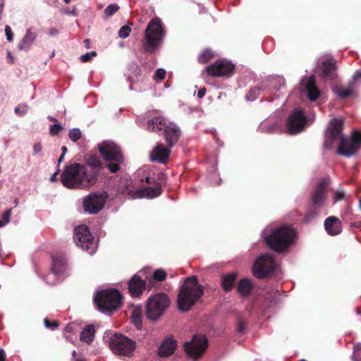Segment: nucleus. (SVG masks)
<instances>
[{
  "label": "nucleus",
  "instance_id": "nucleus-1",
  "mask_svg": "<svg viewBox=\"0 0 361 361\" xmlns=\"http://www.w3.org/2000/svg\"><path fill=\"white\" fill-rule=\"evenodd\" d=\"M343 123L341 120L333 118L326 131V138L324 147L330 149L333 146L340 142L338 154L345 157H350L355 154L361 145V135L353 132L351 137H343L342 135Z\"/></svg>",
  "mask_w": 361,
  "mask_h": 361
},
{
  "label": "nucleus",
  "instance_id": "nucleus-2",
  "mask_svg": "<svg viewBox=\"0 0 361 361\" xmlns=\"http://www.w3.org/2000/svg\"><path fill=\"white\" fill-rule=\"evenodd\" d=\"M297 231L289 226L278 228H266L262 233V238L267 245L277 252H286L297 239Z\"/></svg>",
  "mask_w": 361,
  "mask_h": 361
},
{
  "label": "nucleus",
  "instance_id": "nucleus-3",
  "mask_svg": "<svg viewBox=\"0 0 361 361\" xmlns=\"http://www.w3.org/2000/svg\"><path fill=\"white\" fill-rule=\"evenodd\" d=\"M93 177V174H87L85 166L74 163L66 166L61 175V181L67 188L83 189L94 185Z\"/></svg>",
  "mask_w": 361,
  "mask_h": 361
},
{
  "label": "nucleus",
  "instance_id": "nucleus-4",
  "mask_svg": "<svg viewBox=\"0 0 361 361\" xmlns=\"http://www.w3.org/2000/svg\"><path fill=\"white\" fill-rule=\"evenodd\" d=\"M203 294L204 287L198 283L195 276L185 278L178 295V309L182 312L190 310Z\"/></svg>",
  "mask_w": 361,
  "mask_h": 361
},
{
  "label": "nucleus",
  "instance_id": "nucleus-5",
  "mask_svg": "<svg viewBox=\"0 0 361 361\" xmlns=\"http://www.w3.org/2000/svg\"><path fill=\"white\" fill-rule=\"evenodd\" d=\"M166 30L161 20L158 17L153 18L148 23L142 45L147 53H154L159 50L164 42Z\"/></svg>",
  "mask_w": 361,
  "mask_h": 361
},
{
  "label": "nucleus",
  "instance_id": "nucleus-6",
  "mask_svg": "<svg viewBox=\"0 0 361 361\" xmlns=\"http://www.w3.org/2000/svg\"><path fill=\"white\" fill-rule=\"evenodd\" d=\"M147 129L159 133L164 130L165 140L169 147H172L178 140L180 135L179 127L174 123H166L162 116L155 117L147 122Z\"/></svg>",
  "mask_w": 361,
  "mask_h": 361
},
{
  "label": "nucleus",
  "instance_id": "nucleus-7",
  "mask_svg": "<svg viewBox=\"0 0 361 361\" xmlns=\"http://www.w3.org/2000/svg\"><path fill=\"white\" fill-rule=\"evenodd\" d=\"M98 149L104 159L109 161L106 167L111 173L117 172L124 161L120 147L111 141H104L98 145Z\"/></svg>",
  "mask_w": 361,
  "mask_h": 361
},
{
  "label": "nucleus",
  "instance_id": "nucleus-8",
  "mask_svg": "<svg viewBox=\"0 0 361 361\" xmlns=\"http://www.w3.org/2000/svg\"><path fill=\"white\" fill-rule=\"evenodd\" d=\"M121 299L120 292L111 288L97 291L94 298V302L100 312L111 313L120 307Z\"/></svg>",
  "mask_w": 361,
  "mask_h": 361
},
{
  "label": "nucleus",
  "instance_id": "nucleus-9",
  "mask_svg": "<svg viewBox=\"0 0 361 361\" xmlns=\"http://www.w3.org/2000/svg\"><path fill=\"white\" fill-rule=\"evenodd\" d=\"M170 305V299L164 293H158L149 296L146 302V317L151 321H157L164 313Z\"/></svg>",
  "mask_w": 361,
  "mask_h": 361
},
{
  "label": "nucleus",
  "instance_id": "nucleus-10",
  "mask_svg": "<svg viewBox=\"0 0 361 361\" xmlns=\"http://www.w3.org/2000/svg\"><path fill=\"white\" fill-rule=\"evenodd\" d=\"M109 345L114 354L126 357H130L136 348L135 341L120 334L111 337Z\"/></svg>",
  "mask_w": 361,
  "mask_h": 361
},
{
  "label": "nucleus",
  "instance_id": "nucleus-11",
  "mask_svg": "<svg viewBox=\"0 0 361 361\" xmlns=\"http://www.w3.org/2000/svg\"><path fill=\"white\" fill-rule=\"evenodd\" d=\"M74 242L78 247L92 255L97 247V243L85 225H80L75 228Z\"/></svg>",
  "mask_w": 361,
  "mask_h": 361
},
{
  "label": "nucleus",
  "instance_id": "nucleus-12",
  "mask_svg": "<svg viewBox=\"0 0 361 361\" xmlns=\"http://www.w3.org/2000/svg\"><path fill=\"white\" fill-rule=\"evenodd\" d=\"M329 178L320 179L316 183L310 195V202L314 209H322L328 204Z\"/></svg>",
  "mask_w": 361,
  "mask_h": 361
},
{
  "label": "nucleus",
  "instance_id": "nucleus-13",
  "mask_svg": "<svg viewBox=\"0 0 361 361\" xmlns=\"http://www.w3.org/2000/svg\"><path fill=\"white\" fill-rule=\"evenodd\" d=\"M276 263L271 255L265 254L257 258L253 265L252 274L257 279H262L271 274Z\"/></svg>",
  "mask_w": 361,
  "mask_h": 361
},
{
  "label": "nucleus",
  "instance_id": "nucleus-14",
  "mask_svg": "<svg viewBox=\"0 0 361 361\" xmlns=\"http://www.w3.org/2000/svg\"><path fill=\"white\" fill-rule=\"evenodd\" d=\"M207 345L208 341L204 336L195 335L190 341L184 343V348L188 357L197 360L203 355Z\"/></svg>",
  "mask_w": 361,
  "mask_h": 361
},
{
  "label": "nucleus",
  "instance_id": "nucleus-15",
  "mask_svg": "<svg viewBox=\"0 0 361 361\" xmlns=\"http://www.w3.org/2000/svg\"><path fill=\"white\" fill-rule=\"evenodd\" d=\"M107 197L106 192L88 195L83 200L84 210L89 214H97L103 209Z\"/></svg>",
  "mask_w": 361,
  "mask_h": 361
},
{
  "label": "nucleus",
  "instance_id": "nucleus-16",
  "mask_svg": "<svg viewBox=\"0 0 361 361\" xmlns=\"http://www.w3.org/2000/svg\"><path fill=\"white\" fill-rule=\"evenodd\" d=\"M234 65L226 59L218 60L205 68L207 74L212 77H229L233 73Z\"/></svg>",
  "mask_w": 361,
  "mask_h": 361
},
{
  "label": "nucleus",
  "instance_id": "nucleus-17",
  "mask_svg": "<svg viewBox=\"0 0 361 361\" xmlns=\"http://www.w3.org/2000/svg\"><path fill=\"white\" fill-rule=\"evenodd\" d=\"M306 118L304 111L298 108L293 111L287 121L288 132L290 135H295L302 132L306 125Z\"/></svg>",
  "mask_w": 361,
  "mask_h": 361
},
{
  "label": "nucleus",
  "instance_id": "nucleus-18",
  "mask_svg": "<svg viewBox=\"0 0 361 361\" xmlns=\"http://www.w3.org/2000/svg\"><path fill=\"white\" fill-rule=\"evenodd\" d=\"M286 81L283 77L280 75L269 76L266 80L262 82V92L269 94H274L284 87Z\"/></svg>",
  "mask_w": 361,
  "mask_h": 361
},
{
  "label": "nucleus",
  "instance_id": "nucleus-19",
  "mask_svg": "<svg viewBox=\"0 0 361 361\" xmlns=\"http://www.w3.org/2000/svg\"><path fill=\"white\" fill-rule=\"evenodd\" d=\"M161 193V185L157 183L154 187H147L137 191H129L128 195L132 199L147 198L152 199L159 196Z\"/></svg>",
  "mask_w": 361,
  "mask_h": 361
},
{
  "label": "nucleus",
  "instance_id": "nucleus-20",
  "mask_svg": "<svg viewBox=\"0 0 361 361\" xmlns=\"http://www.w3.org/2000/svg\"><path fill=\"white\" fill-rule=\"evenodd\" d=\"M87 168V174L94 175V185L96 183L100 171L103 169L102 161L99 157L87 156L85 157V164Z\"/></svg>",
  "mask_w": 361,
  "mask_h": 361
},
{
  "label": "nucleus",
  "instance_id": "nucleus-21",
  "mask_svg": "<svg viewBox=\"0 0 361 361\" xmlns=\"http://www.w3.org/2000/svg\"><path fill=\"white\" fill-rule=\"evenodd\" d=\"M177 347L176 341L172 337H167L161 342L157 350V355L161 357H167L173 354Z\"/></svg>",
  "mask_w": 361,
  "mask_h": 361
},
{
  "label": "nucleus",
  "instance_id": "nucleus-22",
  "mask_svg": "<svg viewBox=\"0 0 361 361\" xmlns=\"http://www.w3.org/2000/svg\"><path fill=\"white\" fill-rule=\"evenodd\" d=\"M301 85L305 88L307 97L310 100L314 101L319 97L320 92L316 87L314 75L302 79Z\"/></svg>",
  "mask_w": 361,
  "mask_h": 361
},
{
  "label": "nucleus",
  "instance_id": "nucleus-23",
  "mask_svg": "<svg viewBox=\"0 0 361 361\" xmlns=\"http://www.w3.org/2000/svg\"><path fill=\"white\" fill-rule=\"evenodd\" d=\"M170 154V150L162 144L158 143L150 154V159L152 161L164 164Z\"/></svg>",
  "mask_w": 361,
  "mask_h": 361
},
{
  "label": "nucleus",
  "instance_id": "nucleus-24",
  "mask_svg": "<svg viewBox=\"0 0 361 361\" xmlns=\"http://www.w3.org/2000/svg\"><path fill=\"white\" fill-rule=\"evenodd\" d=\"M324 228L329 235H336L342 231L341 222L338 218L331 216L324 221Z\"/></svg>",
  "mask_w": 361,
  "mask_h": 361
},
{
  "label": "nucleus",
  "instance_id": "nucleus-25",
  "mask_svg": "<svg viewBox=\"0 0 361 361\" xmlns=\"http://www.w3.org/2000/svg\"><path fill=\"white\" fill-rule=\"evenodd\" d=\"M145 286V282L137 274L134 275L128 283V290L133 297L142 295Z\"/></svg>",
  "mask_w": 361,
  "mask_h": 361
},
{
  "label": "nucleus",
  "instance_id": "nucleus-26",
  "mask_svg": "<svg viewBox=\"0 0 361 361\" xmlns=\"http://www.w3.org/2000/svg\"><path fill=\"white\" fill-rule=\"evenodd\" d=\"M37 33L32 27H29L22 40L19 42L18 47L21 51H28L36 39Z\"/></svg>",
  "mask_w": 361,
  "mask_h": 361
},
{
  "label": "nucleus",
  "instance_id": "nucleus-27",
  "mask_svg": "<svg viewBox=\"0 0 361 361\" xmlns=\"http://www.w3.org/2000/svg\"><path fill=\"white\" fill-rule=\"evenodd\" d=\"M321 68L324 78L333 80L336 77V61L333 59L322 61Z\"/></svg>",
  "mask_w": 361,
  "mask_h": 361
},
{
  "label": "nucleus",
  "instance_id": "nucleus-28",
  "mask_svg": "<svg viewBox=\"0 0 361 361\" xmlns=\"http://www.w3.org/2000/svg\"><path fill=\"white\" fill-rule=\"evenodd\" d=\"M67 269L66 259L62 257H53L51 269L61 277Z\"/></svg>",
  "mask_w": 361,
  "mask_h": 361
},
{
  "label": "nucleus",
  "instance_id": "nucleus-29",
  "mask_svg": "<svg viewBox=\"0 0 361 361\" xmlns=\"http://www.w3.org/2000/svg\"><path fill=\"white\" fill-rule=\"evenodd\" d=\"M131 322L135 326L137 329H141L142 327V310L141 307H135L133 309L131 312Z\"/></svg>",
  "mask_w": 361,
  "mask_h": 361
},
{
  "label": "nucleus",
  "instance_id": "nucleus-30",
  "mask_svg": "<svg viewBox=\"0 0 361 361\" xmlns=\"http://www.w3.org/2000/svg\"><path fill=\"white\" fill-rule=\"evenodd\" d=\"M94 337V327L93 325H87L80 333L81 341L90 344Z\"/></svg>",
  "mask_w": 361,
  "mask_h": 361
},
{
  "label": "nucleus",
  "instance_id": "nucleus-31",
  "mask_svg": "<svg viewBox=\"0 0 361 361\" xmlns=\"http://www.w3.org/2000/svg\"><path fill=\"white\" fill-rule=\"evenodd\" d=\"M252 286V283L249 279H243L238 282L237 289L241 295L247 296L250 295Z\"/></svg>",
  "mask_w": 361,
  "mask_h": 361
},
{
  "label": "nucleus",
  "instance_id": "nucleus-32",
  "mask_svg": "<svg viewBox=\"0 0 361 361\" xmlns=\"http://www.w3.org/2000/svg\"><path fill=\"white\" fill-rule=\"evenodd\" d=\"M235 278L236 274L234 273L228 274L222 277L221 286L225 291H229L232 289Z\"/></svg>",
  "mask_w": 361,
  "mask_h": 361
},
{
  "label": "nucleus",
  "instance_id": "nucleus-33",
  "mask_svg": "<svg viewBox=\"0 0 361 361\" xmlns=\"http://www.w3.org/2000/svg\"><path fill=\"white\" fill-rule=\"evenodd\" d=\"M258 129L262 133H274L279 129V125L276 123H270L269 121H264L259 125Z\"/></svg>",
  "mask_w": 361,
  "mask_h": 361
},
{
  "label": "nucleus",
  "instance_id": "nucleus-34",
  "mask_svg": "<svg viewBox=\"0 0 361 361\" xmlns=\"http://www.w3.org/2000/svg\"><path fill=\"white\" fill-rule=\"evenodd\" d=\"M334 92L341 99L345 98L353 94V84H350V87L347 90H344L339 87L334 88Z\"/></svg>",
  "mask_w": 361,
  "mask_h": 361
},
{
  "label": "nucleus",
  "instance_id": "nucleus-35",
  "mask_svg": "<svg viewBox=\"0 0 361 361\" xmlns=\"http://www.w3.org/2000/svg\"><path fill=\"white\" fill-rule=\"evenodd\" d=\"M61 277L57 273H55L52 269L50 272L45 276L44 280L49 285H55L61 280Z\"/></svg>",
  "mask_w": 361,
  "mask_h": 361
},
{
  "label": "nucleus",
  "instance_id": "nucleus-36",
  "mask_svg": "<svg viewBox=\"0 0 361 361\" xmlns=\"http://www.w3.org/2000/svg\"><path fill=\"white\" fill-rule=\"evenodd\" d=\"M260 91H262V85L260 87L255 86L251 87L245 96V99L247 101L255 100L258 97Z\"/></svg>",
  "mask_w": 361,
  "mask_h": 361
},
{
  "label": "nucleus",
  "instance_id": "nucleus-37",
  "mask_svg": "<svg viewBox=\"0 0 361 361\" xmlns=\"http://www.w3.org/2000/svg\"><path fill=\"white\" fill-rule=\"evenodd\" d=\"M321 209H314L312 207L311 210L307 212L305 215L303 221L305 223H310L312 220L317 216Z\"/></svg>",
  "mask_w": 361,
  "mask_h": 361
},
{
  "label": "nucleus",
  "instance_id": "nucleus-38",
  "mask_svg": "<svg viewBox=\"0 0 361 361\" xmlns=\"http://www.w3.org/2000/svg\"><path fill=\"white\" fill-rule=\"evenodd\" d=\"M69 138L73 142H77L82 136L81 130L78 128H72L68 133Z\"/></svg>",
  "mask_w": 361,
  "mask_h": 361
},
{
  "label": "nucleus",
  "instance_id": "nucleus-39",
  "mask_svg": "<svg viewBox=\"0 0 361 361\" xmlns=\"http://www.w3.org/2000/svg\"><path fill=\"white\" fill-rule=\"evenodd\" d=\"M353 361H361V343H357L353 346Z\"/></svg>",
  "mask_w": 361,
  "mask_h": 361
},
{
  "label": "nucleus",
  "instance_id": "nucleus-40",
  "mask_svg": "<svg viewBox=\"0 0 361 361\" xmlns=\"http://www.w3.org/2000/svg\"><path fill=\"white\" fill-rule=\"evenodd\" d=\"M212 56L213 54L212 51L209 49H206L198 56V61L200 63H207L208 60L212 57Z\"/></svg>",
  "mask_w": 361,
  "mask_h": 361
},
{
  "label": "nucleus",
  "instance_id": "nucleus-41",
  "mask_svg": "<svg viewBox=\"0 0 361 361\" xmlns=\"http://www.w3.org/2000/svg\"><path fill=\"white\" fill-rule=\"evenodd\" d=\"M166 277V273L161 269H156L153 274V279L157 281H162Z\"/></svg>",
  "mask_w": 361,
  "mask_h": 361
},
{
  "label": "nucleus",
  "instance_id": "nucleus-42",
  "mask_svg": "<svg viewBox=\"0 0 361 361\" xmlns=\"http://www.w3.org/2000/svg\"><path fill=\"white\" fill-rule=\"evenodd\" d=\"M119 9V6L116 4H111L109 5L104 10V13L106 17H111L113 16L118 10Z\"/></svg>",
  "mask_w": 361,
  "mask_h": 361
},
{
  "label": "nucleus",
  "instance_id": "nucleus-43",
  "mask_svg": "<svg viewBox=\"0 0 361 361\" xmlns=\"http://www.w3.org/2000/svg\"><path fill=\"white\" fill-rule=\"evenodd\" d=\"M130 32V27L128 25H126L120 28L118 35L120 38L125 39L129 36Z\"/></svg>",
  "mask_w": 361,
  "mask_h": 361
},
{
  "label": "nucleus",
  "instance_id": "nucleus-44",
  "mask_svg": "<svg viewBox=\"0 0 361 361\" xmlns=\"http://www.w3.org/2000/svg\"><path fill=\"white\" fill-rule=\"evenodd\" d=\"M28 106L26 104H20L14 109L15 113L20 116H24L27 114Z\"/></svg>",
  "mask_w": 361,
  "mask_h": 361
},
{
  "label": "nucleus",
  "instance_id": "nucleus-45",
  "mask_svg": "<svg viewBox=\"0 0 361 361\" xmlns=\"http://www.w3.org/2000/svg\"><path fill=\"white\" fill-rule=\"evenodd\" d=\"M11 210L12 209H8L5 212L3 213L1 216V221L2 224H4V226L8 224L10 222L11 216Z\"/></svg>",
  "mask_w": 361,
  "mask_h": 361
},
{
  "label": "nucleus",
  "instance_id": "nucleus-46",
  "mask_svg": "<svg viewBox=\"0 0 361 361\" xmlns=\"http://www.w3.org/2000/svg\"><path fill=\"white\" fill-rule=\"evenodd\" d=\"M44 324L46 328L51 330H54L59 326V324L56 321L50 322L48 319H44Z\"/></svg>",
  "mask_w": 361,
  "mask_h": 361
},
{
  "label": "nucleus",
  "instance_id": "nucleus-47",
  "mask_svg": "<svg viewBox=\"0 0 361 361\" xmlns=\"http://www.w3.org/2000/svg\"><path fill=\"white\" fill-rule=\"evenodd\" d=\"M345 192L342 190H337L334 192V202H337L344 198Z\"/></svg>",
  "mask_w": 361,
  "mask_h": 361
},
{
  "label": "nucleus",
  "instance_id": "nucleus-48",
  "mask_svg": "<svg viewBox=\"0 0 361 361\" xmlns=\"http://www.w3.org/2000/svg\"><path fill=\"white\" fill-rule=\"evenodd\" d=\"M63 129V127L59 123H55L50 126L49 132L51 135H55Z\"/></svg>",
  "mask_w": 361,
  "mask_h": 361
},
{
  "label": "nucleus",
  "instance_id": "nucleus-49",
  "mask_svg": "<svg viewBox=\"0 0 361 361\" xmlns=\"http://www.w3.org/2000/svg\"><path fill=\"white\" fill-rule=\"evenodd\" d=\"M96 54H97L96 52L93 51H90V52H87V53L80 56V60L82 62H87V61H90L93 56H96Z\"/></svg>",
  "mask_w": 361,
  "mask_h": 361
},
{
  "label": "nucleus",
  "instance_id": "nucleus-50",
  "mask_svg": "<svg viewBox=\"0 0 361 361\" xmlns=\"http://www.w3.org/2000/svg\"><path fill=\"white\" fill-rule=\"evenodd\" d=\"M166 76V71L164 68H158L156 71L154 78L156 80H162Z\"/></svg>",
  "mask_w": 361,
  "mask_h": 361
},
{
  "label": "nucleus",
  "instance_id": "nucleus-51",
  "mask_svg": "<svg viewBox=\"0 0 361 361\" xmlns=\"http://www.w3.org/2000/svg\"><path fill=\"white\" fill-rule=\"evenodd\" d=\"M351 84H361V70H358L355 73Z\"/></svg>",
  "mask_w": 361,
  "mask_h": 361
},
{
  "label": "nucleus",
  "instance_id": "nucleus-52",
  "mask_svg": "<svg viewBox=\"0 0 361 361\" xmlns=\"http://www.w3.org/2000/svg\"><path fill=\"white\" fill-rule=\"evenodd\" d=\"M42 146L41 143L37 142L33 145V154L34 155H42Z\"/></svg>",
  "mask_w": 361,
  "mask_h": 361
},
{
  "label": "nucleus",
  "instance_id": "nucleus-53",
  "mask_svg": "<svg viewBox=\"0 0 361 361\" xmlns=\"http://www.w3.org/2000/svg\"><path fill=\"white\" fill-rule=\"evenodd\" d=\"M5 32H6V39L8 42H12L13 39V32H12L11 28L10 27V26L6 25L5 27Z\"/></svg>",
  "mask_w": 361,
  "mask_h": 361
},
{
  "label": "nucleus",
  "instance_id": "nucleus-54",
  "mask_svg": "<svg viewBox=\"0 0 361 361\" xmlns=\"http://www.w3.org/2000/svg\"><path fill=\"white\" fill-rule=\"evenodd\" d=\"M75 323H71V324H68L65 329H64V331L65 333H71V332H73L75 331Z\"/></svg>",
  "mask_w": 361,
  "mask_h": 361
},
{
  "label": "nucleus",
  "instance_id": "nucleus-55",
  "mask_svg": "<svg viewBox=\"0 0 361 361\" xmlns=\"http://www.w3.org/2000/svg\"><path fill=\"white\" fill-rule=\"evenodd\" d=\"M63 13L64 14L72 15L73 16H78V13L76 12V9H75V7L72 10H64L63 11Z\"/></svg>",
  "mask_w": 361,
  "mask_h": 361
},
{
  "label": "nucleus",
  "instance_id": "nucleus-56",
  "mask_svg": "<svg viewBox=\"0 0 361 361\" xmlns=\"http://www.w3.org/2000/svg\"><path fill=\"white\" fill-rule=\"evenodd\" d=\"M6 56H7V59H8V61L10 63H14V57L12 55L11 51H7Z\"/></svg>",
  "mask_w": 361,
  "mask_h": 361
},
{
  "label": "nucleus",
  "instance_id": "nucleus-57",
  "mask_svg": "<svg viewBox=\"0 0 361 361\" xmlns=\"http://www.w3.org/2000/svg\"><path fill=\"white\" fill-rule=\"evenodd\" d=\"M58 34H59V30L55 27H52L49 30V35L50 36H56Z\"/></svg>",
  "mask_w": 361,
  "mask_h": 361
},
{
  "label": "nucleus",
  "instance_id": "nucleus-58",
  "mask_svg": "<svg viewBox=\"0 0 361 361\" xmlns=\"http://www.w3.org/2000/svg\"><path fill=\"white\" fill-rule=\"evenodd\" d=\"M245 325L243 324V322H239L238 323V330L239 332L240 333H244L245 332Z\"/></svg>",
  "mask_w": 361,
  "mask_h": 361
},
{
  "label": "nucleus",
  "instance_id": "nucleus-59",
  "mask_svg": "<svg viewBox=\"0 0 361 361\" xmlns=\"http://www.w3.org/2000/svg\"><path fill=\"white\" fill-rule=\"evenodd\" d=\"M205 93H206V89L205 88L200 89L198 92H197L198 98H200V99L202 98L205 95Z\"/></svg>",
  "mask_w": 361,
  "mask_h": 361
},
{
  "label": "nucleus",
  "instance_id": "nucleus-60",
  "mask_svg": "<svg viewBox=\"0 0 361 361\" xmlns=\"http://www.w3.org/2000/svg\"><path fill=\"white\" fill-rule=\"evenodd\" d=\"M60 170L59 169H57V171L50 177V181L54 182L57 180V175L59 174Z\"/></svg>",
  "mask_w": 361,
  "mask_h": 361
},
{
  "label": "nucleus",
  "instance_id": "nucleus-61",
  "mask_svg": "<svg viewBox=\"0 0 361 361\" xmlns=\"http://www.w3.org/2000/svg\"><path fill=\"white\" fill-rule=\"evenodd\" d=\"M61 151H62V154H63L65 156L66 153L68 151V149H67V147L66 146H63L61 147Z\"/></svg>",
  "mask_w": 361,
  "mask_h": 361
},
{
  "label": "nucleus",
  "instance_id": "nucleus-62",
  "mask_svg": "<svg viewBox=\"0 0 361 361\" xmlns=\"http://www.w3.org/2000/svg\"><path fill=\"white\" fill-rule=\"evenodd\" d=\"M63 159H64V155L63 154H61V156L59 157V159H58V162L59 164H60L61 161H63Z\"/></svg>",
  "mask_w": 361,
  "mask_h": 361
},
{
  "label": "nucleus",
  "instance_id": "nucleus-63",
  "mask_svg": "<svg viewBox=\"0 0 361 361\" xmlns=\"http://www.w3.org/2000/svg\"><path fill=\"white\" fill-rule=\"evenodd\" d=\"M5 359H6V355H0V361H5Z\"/></svg>",
  "mask_w": 361,
  "mask_h": 361
},
{
  "label": "nucleus",
  "instance_id": "nucleus-64",
  "mask_svg": "<svg viewBox=\"0 0 361 361\" xmlns=\"http://www.w3.org/2000/svg\"><path fill=\"white\" fill-rule=\"evenodd\" d=\"M75 361H86V360L84 358H78V359H75Z\"/></svg>",
  "mask_w": 361,
  "mask_h": 361
}]
</instances>
